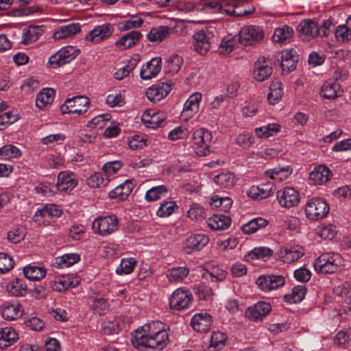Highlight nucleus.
Masks as SVG:
<instances>
[{
    "label": "nucleus",
    "mask_w": 351,
    "mask_h": 351,
    "mask_svg": "<svg viewBox=\"0 0 351 351\" xmlns=\"http://www.w3.org/2000/svg\"><path fill=\"white\" fill-rule=\"evenodd\" d=\"M168 191L165 185L152 187L146 192L145 199L148 202L156 201L165 197Z\"/></svg>",
    "instance_id": "3c124183"
},
{
    "label": "nucleus",
    "mask_w": 351,
    "mask_h": 351,
    "mask_svg": "<svg viewBox=\"0 0 351 351\" xmlns=\"http://www.w3.org/2000/svg\"><path fill=\"white\" fill-rule=\"evenodd\" d=\"M18 119L16 114L7 112L0 115V130L5 129L8 125L14 123Z\"/></svg>",
    "instance_id": "69168bd1"
},
{
    "label": "nucleus",
    "mask_w": 351,
    "mask_h": 351,
    "mask_svg": "<svg viewBox=\"0 0 351 351\" xmlns=\"http://www.w3.org/2000/svg\"><path fill=\"white\" fill-rule=\"evenodd\" d=\"M193 38L195 49L200 55L206 54L216 40L213 32L207 28L197 32Z\"/></svg>",
    "instance_id": "423d86ee"
},
{
    "label": "nucleus",
    "mask_w": 351,
    "mask_h": 351,
    "mask_svg": "<svg viewBox=\"0 0 351 351\" xmlns=\"http://www.w3.org/2000/svg\"><path fill=\"white\" fill-rule=\"evenodd\" d=\"M80 51L73 46H66L60 49L55 55L49 58L48 67L56 69L74 60Z\"/></svg>",
    "instance_id": "20e7f679"
},
{
    "label": "nucleus",
    "mask_w": 351,
    "mask_h": 351,
    "mask_svg": "<svg viewBox=\"0 0 351 351\" xmlns=\"http://www.w3.org/2000/svg\"><path fill=\"white\" fill-rule=\"evenodd\" d=\"M176 208L174 202H164L157 210V215L160 217H169L174 213Z\"/></svg>",
    "instance_id": "680f3d73"
},
{
    "label": "nucleus",
    "mask_w": 351,
    "mask_h": 351,
    "mask_svg": "<svg viewBox=\"0 0 351 351\" xmlns=\"http://www.w3.org/2000/svg\"><path fill=\"white\" fill-rule=\"evenodd\" d=\"M23 273L29 280L38 281L45 276L47 271L44 267L29 265L24 267Z\"/></svg>",
    "instance_id": "ea45409f"
},
{
    "label": "nucleus",
    "mask_w": 351,
    "mask_h": 351,
    "mask_svg": "<svg viewBox=\"0 0 351 351\" xmlns=\"http://www.w3.org/2000/svg\"><path fill=\"white\" fill-rule=\"evenodd\" d=\"M169 34V27L167 26H159L152 28L147 34V38L151 42H161Z\"/></svg>",
    "instance_id": "c03bdc74"
},
{
    "label": "nucleus",
    "mask_w": 351,
    "mask_h": 351,
    "mask_svg": "<svg viewBox=\"0 0 351 351\" xmlns=\"http://www.w3.org/2000/svg\"><path fill=\"white\" fill-rule=\"evenodd\" d=\"M202 276L206 278H210L212 281L219 282L226 278V272L221 269L213 268L210 271L204 270Z\"/></svg>",
    "instance_id": "13d9d810"
},
{
    "label": "nucleus",
    "mask_w": 351,
    "mask_h": 351,
    "mask_svg": "<svg viewBox=\"0 0 351 351\" xmlns=\"http://www.w3.org/2000/svg\"><path fill=\"white\" fill-rule=\"evenodd\" d=\"M303 255L304 250L299 246H283L278 253L279 258L287 264L298 261Z\"/></svg>",
    "instance_id": "aec40b11"
},
{
    "label": "nucleus",
    "mask_w": 351,
    "mask_h": 351,
    "mask_svg": "<svg viewBox=\"0 0 351 351\" xmlns=\"http://www.w3.org/2000/svg\"><path fill=\"white\" fill-rule=\"evenodd\" d=\"M283 95V89L282 84L278 80H274L271 82L269 87V93L267 95V99L270 104H274L281 99Z\"/></svg>",
    "instance_id": "37998d69"
},
{
    "label": "nucleus",
    "mask_w": 351,
    "mask_h": 351,
    "mask_svg": "<svg viewBox=\"0 0 351 351\" xmlns=\"http://www.w3.org/2000/svg\"><path fill=\"white\" fill-rule=\"evenodd\" d=\"M213 181L221 188H230L234 184V176L231 173H222L215 176Z\"/></svg>",
    "instance_id": "8fccbe9b"
},
{
    "label": "nucleus",
    "mask_w": 351,
    "mask_h": 351,
    "mask_svg": "<svg viewBox=\"0 0 351 351\" xmlns=\"http://www.w3.org/2000/svg\"><path fill=\"white\" fill-rule=\"evenodd\" d=\"M343 265V259L340 254L325 252L315 260L313 266L317 273L328 274L338 272Z\"/></svg>",
    "instance_id": "f03ea898"
},
{
    "label": "nucleus",
    "mask_w": 351,
    "mask_h": 351,
    "mask_svg": "<svg viewBox=\"0 0 351 351\" xmlns=\"http://www.w3.org/2000/svg\"><path fill=\"white\" fill-rule=\"evenodd\" d=\"M208 226L214 230H223L230 227L231 219L223 215H214L209 218Z\"/></svg>",
    "instance_id": "7c9ffc66"
},
{
    "label": "nucleus",
    "mask_w": 351,
    "mask_h": 351,
    "mask_svg": "<svg viewBox=\"0 0 351 351\" xmlns=\"http://www.w3.org/2000/svg\"><path fill=\"white\" fill-rule=\"evenodd\" d=\"M209 242V238L204 234H194L189 236L184 242V250L187 254L199 251Z\"/></svg>",
    "instance_id": "a211bd4d"
},
{
    "label": "nucleus",
    "mask_w": 351,
    "mask_h": 351,
    "mask_svg": "<svg viewBox=\"0 0 351 351\" xmlns=\"http://www.w3.org/2000/svg\"><path fill=\"white\" fill-rule=\"evenodd\" d=\"M239 42L237 37H225L219 46V52L221 54H228L232 51L237 43Z\"/></svg>",
    "instance_id": "5fc2aeb1"
},
{
    "label": "nucleus",
    "mask_w": 351,
    "mask_h": 351,
    "mask_svg": "<svg viewBox=\"0 0 351 351\" xmlns=\"http://www.w3.org/2000/svg\"><path fill=\"white\" fill-rule=\"evenodd\" d=\"M90 104L88 98L84 96H75L66 99L62 105L60 110L62 114H77L79 115L85 113Z\"/></svg>",
    "instance_id": "6e6552de"
},
{
    "label": "nucleus",
    "mask_w": 351,
    "mask_h": 351,
    "mask_svg": "<svg viewBox=\"0 0 351 351\" xmlns=\"http://www.w3.org/2000/svg\"><path fill=\"white\" fill-rule=\"evenodd\" d=\"M227 337L226 335L219 331L213 332L210 337L209 346L206 351H219L225 347Z\"/></svg>",
    "instance_id": "e433bc0d"
},
{
    "label": "nucleus",
    "mask_w": 351,
    "mask_h": 351,
    "mask_svg": "<svg viewBox=\"0 0 351 351\" xmlns=\"http://www.w3.org/2000/svg\"><path fill=\"white\" fill-rule=\"evenodd\" d=\"M293 34V29L287 25H284L275 30L272 39L275 43H282L291 38Z\"/></svg>",
    "instance_id": "09e8293b"
},
{
    "label": "nucleus",
    "mask_w": 351,
    "mask_h": 351,
    "mask_svg": "<svg viewBox=\"0 0 351 351\" xmlns=\"http://www.w3.org/2000/svg\"><path fill=\"white\" fill-rule=\"evenodd\" d=\"M236 143L244 149L250 147L254 143L251 134L243 132L236 137Z\"/></svg>",
    "instance_id": "e2e57ef3"
},
{
    "label": "nucleus",
    "mask_w": 351,
    "mask_h": 351,
    "mask_svg": "<svg viewBox=\"0 0 351 351\" xmlns=\"http://www.w3.org/2000/svg\"><path fill=\"white\" fill-rule=\"evenodd\" d=\"M277 199L282 207L296 206L300 200L299 193L292 187H285L277 192Z\"/></svg>",
    "instance_id": "9b49d317"
},
{
    "label": "nucleus",
    "mask_w": 351,
    "mask_h": 351,
    "mask_svg": "<svg viewBox=\"0 0 351 351\" xmlns=\"http://www.w3.org/2000/svg\"><path fill=\"white\" fill-rule=\"evenodd\" d=\"M273 189L274 184L269 182L259 186H252L250 187L247 195L253 199H266L271 195Z\"/></svg>",
    "instance_id": "b1692460"
},
{
    "label": "nucleus",
    "mask_w": 351,
    "mask_h": 351,
    "mask_svg": "<svg viewBox=\"0 0 351 351\" xmlns=\"http://www.w3.org/2000/svg\"><path fill=\"white\" fill-rule=\"evenodd\" d=\"M323 97L326 99H335L341 95L342 90L339 84L326 82L322 87Z\"/></svg>",
    "instance_id": "79ce46f5"
},
{
    "label": "nucleus",
    "mask_w": 351,
    "mask_h": 351,
    "mask_svg": "<svg viewBox=\"0 0 351 351\" xmlns=\"http://www.w3.org/2000/svg\"><path fill=\"white\" fill-rule=\"evenodd\" d=\"M44 33L43 26L31 25L23 29L21 43L29 45L36 42Z\"/></svg>",
    "instance_id": "cd10ccee"
},
{
    "label": "nucleus",
    "mask_w": 351,
    "mask_h": 351,
    "mask_svg": "<svg viewBox=\"0 0 351 351\" xmlns=\"http://www.w3.org/2000/svg\"><path fill=\"white\" fill-rule=\"evenodd\" d=\"M189 273V269L186 267H173L167 270L166 276L170 282H181Z\"/></svg>",
    "instance_id": "a19ab883"
},
{
    "label": "nucleus",
    "mask_w": 351,
    "mask_h": 351,
    "mask_svg": "<svg viewBox=\"0 0 351 351\" xmlns=\"http://www.w3.org/2000/svg\"><path fill=\"white\" fill-rule=\"evenodd\" d=\"M134 187L133 183L127 180L123 183L118 185L114 189L108 193V196L110 199H114L118 201L125 199L131 193Z\"/></svg>",
    "instance_id": "a878e982"
},
{
    "label": "nucleus",
    "mask_w": 351,
    "mask_h": 351,
    "mask_svg": "<svg viewBox=\"0 0 351 351\" xmlns=\"http://www.w3.org/2000/svg\"><path fill=\"white\" fill-rule=\"evenodd\" d=\"M285 278L282 276L268 275L260 276L256 284L264 291H269L282 287L285 284Z\"/></svg>",
    "instance_id": "6ab92c4d"
},
{
    "label": "nucleus",
    "mask_w": 351,
    "mask_h": 351,
    "mask_svg": "<svg viewBox=\"0 0 351 351\" xmlns=\"http://www.w3.org/2000/svg\"><path fill=\"white\" fill-rule=\"evenodd\" d=\"M297 31L302 39L311 40L319 35V25L312 19H305L300 22Z\"/></svg>",
    "instance_id": "dca6fc26"
},
{
    "label": "nucleus",
    "mask_w": 351,
    "mask_h": 351,
    "mask_svg": "<svg viewBox=\"0 0 351 351\" xmlns=\"http://www.w3.org/2000/svg\"><path fill=\"white\" fill-rule=\"evenodd\" d=\"M330 207L323 199L315 197L311 199L306 204L305 213L311 220H319L328 214Z\"/></svg>",
    "instance_id": "39448f33"
},
{
    "label": "nucleus",
    "mask_w": 351,
    "mask_h": 351,
    "mask_svg": "<svg viewBox=\"0 0 351 351\" xmlns=\"http://www.w3.org/2000/svg\"><path fill=\"white\" fill-rule=\"evenodd\" d=\"M81 31L79 23H71L59 27L53 34L56 39L60 40L72 37Z\"/></svg>",
    "instance_id": "c756f323"
},
{
    "label": "nucleus",
    "mask_w": 351,
    "mask_h": 351,
    "mask_svg": "<svg viewBox=\"0 0 351 351\" xmlns=\"http://www.w3.org/2000/svg\"><path fill=\"white\" fill-rule=\"evenodd\" d=\"M183 64V59L182 57L175 55L171 57L167 62L165 66L167 72L171 73H178Z\"/></svg>",
    "instance_id": "bf43d9fd"
},
{
    "label": "nucleus",
    "mask_w": 351,
    "mask_h": 351,
    "mask_svg": "<svg viewBox=\"0 0 351 351\" xmlns=\"http://www.w3.org/2000/svg\"><path fill=\"white\" fill-rule=\"evenodd\" d=\"M272 72L271 62L265 58L263 57L254 63L253 75L256 80L263 82L267 80Z\"/></svg>",
    "instance_id": "f3484780"
},
{
    "label": "nucleus",
    "mask_w": 351,
    "mask_h": 351,
    "mask_svg": "<svg viewBox=\"0 0 351 351\" xmlns=\"http://www.w3.org/2000/svg\"><path fill=\"white\" fill-rule=\"evenodd\" d=\"M202 94L195 93L191 95L184 104L182 115L186 118L191 117L199 110Z\"/></svg>",
    "instance_id": "bb28decb"
},
{
    "label": "nucleus",
    "mask_w": 351,
    "mask_h": 351,
    "mask_svg": "<svg viewBox=\"0 0 351 351\" xmlns=\"http://www.w3.org/2000/svg\"><path fill=\"white\" fill-rule=\"evenodd\" d=\"M213 324L212 317L207 313L195 314L191 319V325L198 332H208Z\"/></svg>",
    "instance_id": "412c9836"
},
{
    "label": "nucleus",
    "mask_w": 351,
    "mask_h": 351,
    "mask_svg": "<svg viewBox=\"0 0 351 351\" xmlns=\"http://www.w3.org/2000/svg\"><path fill=\"white\" fill-rule=\"evenodd\" d=\"M272 250L266 247H255L252 251L249 252L245 256L247 261L250 260H262L267 261L272 256Z\"/></svg>",
    "instance_id": "4c0bfd02"
},
{
    "label": "nucleus",
    "mask_w": 351,
    "mask_h": 351,
    "mask_svg": "<svg viewBox=\"0 0 351 351\" xmlns=\"http://www.w3.org/2000/svg\"><path fill=\"white\" fill-rule=\"evenodd\" d=\"M167 118V115L164 112L159 111L156 112H152L151 114L150 112L148 113H145L143 115L142 120L148 123V127L156 128L158 127H161L165 119Z\"/></svg>",
    "instance_id": "473e14b6"
},
{
    "label": "nucleus",
    "mask_w": 351,
    "mask_h": 351,
    "mask_svg": "<svg viewBox=\"0 0 351 351\" xmlns=\"http://www.w3.org/2000/svg\"><path fill=\"white\" fill-rule=\"evenodd\" d=\"M110 182L106 174L101 173H95L87 180V184L93 188H99L106 186Z\"/></svg>",
    "instance_id": "49530a36"
},
{
    "label": "nucleus",
    "mask_w": 351,
    "mask_h": 351,
    "mask_svg": "<svg viewBox=\"0 0 351 351\" xmlns=\"http://www.w3.org/2000/svg\"><path fill=\"white\" fill-rule=\"evenodd\" d=\"M332 175L331 171L325 165H320L310 173L309 179L315 184L321 185L328 182Z\"/></svg>",
    "instance_id": "393cba45"
},
{
    "label": "nucleus",
    "mask_w": 351,
    "mask_h": 351,
    "mask_svg": "<svg viewBox=\"0 0 351 351\" xmlns=\"http://www.w3.org/2000/svg\"><path fill=\"white\" fill-rule=\"evenodd\" d=\"M106 104L110 107L122 106L124 104V97L121 93L110 94L106 97Z\"/></svg>",
    "instance_id": "774afa93"
},
{
    "label": "nucleus",
    "mask_w": 351,
    "mask_h": 351,
    "mask_svg": "<svg viewBox=\"0 0 351 351\" xmlns=\"http://www.w3.org/2000/svg\"><path fill=\"white\" fill-rule=\"evenodd\" d=\"M267 225V221L263 218H256L251 220L242 226V230L246 234H252L258 229L264 228Z\"/></svg>",
    "instance_id": "de8ad7c7"
},
{
    "label": "nucleus",
    "mask_w": 351,
    "mask_h": 351,
    "mask_svg": "<svg viewBox=\"0 0 351 351\" xmlns=\"http://www.w3.org/2000/svg\"><path fill=\"white\" fill-rule=\"evenodd\" d=\"M136 264V261L132 258H123L119 266L117 268L116 272L120 275L130 274L133 271Z\"/></svg>",
    "instance_id": "6e6d98bb"
},
{
    "label": "nucleus",
    "mask_w": 351,
    "mask_h": 351,
    "mask_svg": "<svg viewBox=\"0 0 351 351\" xmlns=\"http://www.w3.org/2000/svg\"><path fill=\"white\" fill-rule=\"evenodd\" d=\"M21 155L20 149L13 145H5L0 148V156L5 159L19 158Z\"/></svg>",
    "instance_id": "052dcab7"
},
{
    "label": "nucleus",
    "mask_w": 351,
    "mask_h": 351,
    "mask_svg": "<svg viewBox=\"0 0 351 351\" xmlns=\"http://www.w3.org/2000/svg\"><path fill=\"white\" fill-rule=\"evenodd\" d=\"M7 290L10 295L20 297L26 294L27 289L25 281L16 278L8 283Z\"/></svg>",
    "instance_id": "f704fd0d"
},
{
    "label": "nucleus",
    "mask_w": 351,
    "mask_h": 351,
    "mask_svg": "<svg viewBox=\"0 0 351 351\" xmlns=\"http://www.w3.org/2000/svg\"><path fill=\"white\" fill-rule=\"evenodd\" d=\"M193 302V295L188 289L182 288L174 291L169 298L171 308L181 311L189 308Z\"/></svg>",
    "instance_id": "9d476101"
},
{
    "label": "nucleus",
    "mask_w": 351,
    "mask_h": 351,
    "mask_svg": "<svg viewBox=\"0 0 351 351\" xmlns=\"http://www.w3.org/2000/svg\"><path fill=\"white\" fill-rule=\"evenodd\" d=\"M77 184V181L71 171H64L58 176L57 186L62 191H71Z\"/></svg>",
    "instance_id": "5701e85b"
},
{
    "label": "nucleus",
    "mask_w": 351,
    "mask_h": 351,
    "mask_svg": "<svg viewBox=\"0 0 351 351\" xmlns=\"http://www.w3.org/2000/svg\"><path fill=\"white\" fill-rule=\"evenodd\" d=\"M61 210L54 204L47 205L41 209H38L34 216V221L39 225L47 226L50 223L53 217L61 215Z\"/></svg>",
    "instance_id": "f8f14e48"
},
{
    "label": "nucleus",
    "mask_w": 351,
    "mask_h": 351,
    "mask_svg": "<svg viewBox=\"0 0 351 351\" xmlns=\"http://www.w3.org/2000/svg\"><path fill=\"white\" fill-rule=\"evenodd\" d=\"M14 266V261L11 256L0 253V273L3 274L10 271Z\"/></svg>",
    "instance_id": "338daca9"
},
{
    "label": "nucleus",
    "mask_w": 351,
    "mask_h": 351,
    "mask_svg": "<svg viewBox=\"0 0 351 351\" xmlns=\"http://www.w3.org/2000/svg\"><path fill=\"white\" fill-rule=\"evenodd\" d=\"M162 68V59L154 58L143 65L141 70V77L143 80H149L158 75Z\"/></svg>",
    "instance_id": "4be33fe9"
},
{
    "label": "nucleus",
    "mask_w": 351,
    "mask_h": 351,
    "mask_svg": "<svg viewBox=\"0 0 351 351\" xmlns=\"http://www.w3.org/2000/svg\"><path fill=\"white\" fill-rule=\"evenodd\" d=\"M212 134L204 128L196 129L192 136L193 147L196 154L200 156H206L210 153L209 143L212 140Z\"/></svg>",
    "instance_id": "7ed1b4c3"
},
{
    "label": "nucleus",
    "mask_w": 351,
    "mask_h": 351,
    "mask_svg": "<svg viewBox=\"0 0 351 351\" xmlns=\"http://www.w3.org/2000/svg\"><path fill=\"white\" fill-rule=\"evenodd\" d=\"M2 316L8 320H15L22 315V307L18 302L5 304L1 311Z\"/></svg>",
    "instance_id": "72a5a7b5"
},
{
    "label": "nucleus",
    "mask_w": 351,
    "mask_h": 351,
    "mask_svg": "<svg viewBox=\"0 0 351 351\" xmlns=\"http://www.w3.org/2000/svg\"><path fill=\"white\" fill-rule=\"evenodd\" d=\"M291 169L289 166L283 167H276L267 170L265 173L271 179L281 182L288 178L291 173Z\"/></svg>",
    "instance_id": "58836bf2"
},
{
    "label": "nucleus",
    "mask_w": 351,
    "mask_h": 351,
    "mask_svg": "<svg viewBox=\"0 0 351 351\" xmlns=\"http://www.w3.org/2000/svg\"><path fill=\"white\" fill-rule=\"evenodd\" d=\"M271 305L263 301H260L253 306H249L245 311V317L251 321L258 322L267 316L271 311Z\"/></svg>",
    "instance_id": "ddd939ff"
},
{
    "label": "nucleus",
    "mask_w": 351,
    "mask_h": 351,
    "mask_svg": "<svg viewBox=\"0 0 351 351\" xmlns=\"http://www.w3.org/2000/svg\"><path fill=\"white\" fill-rule=\"evenodd\" d=\"M171 90V84L169 82L154 84L146 92L147 99L155 103L165 97Z\"/></svg>",
    "instance_id": "2eb2a0df"
},
{
    "label": "nucleus",
    "mask_w": 351,
    "mask_h": 351,
    "mask_svg": "<svg viewBox=\"0 0 351 351\" xmlns=\"http://www.w3.org/2000/svg\"><path fill=\"white\" fill-rule=\"evenodd\" d=\"M80 256L77 254H66L56 257L54 264L60 268L69 267L80 261Z\"/></svg>",
    "instance_id": "a18cd8bd"
},
{
    "label": "nucleus",
    "mask_w": 351,
    "mask_h": 351,
    "mask_svg": "<svg viewBox=\"0 0 351 351\" xmlns=\"http://www.w3.org/2000/svg\"><path fill=\"white\" fill-rule=\"evenodd\" d=\"M306 292V287L300 285L294 287L291 295H286L285 298L286 301L290 303L300 302L305 297Z\"/></svg>",
    "instance_id": "603ef678"
},
{
    "label": "nucleus",
    "mask_w": 351,
    "mask_h": 351,
    "mask_svg": "<svg viewBox=\"0 0 351 351\" xmlns=\"http://www.w3.org/2000/svg\"><path fill=\"white\" fill-rule=\"evenodd\" d=\"M335 36L339 43H347L351 40V30L346 25H339L335 29Z\"/></svg>",
    "instance_id": "864d4df0"
},
{
    "label": "nucleus",
    "mask_w": 351,
    "mask_h": 351,
    "mask_svg": "<svg viewBox=\"0 0 351 351\" xmlns=\"http://www.w3.org/2000/svg\"><path fill=\"white\" fill-rule=\"evenodd\" d=\"M142 36L139 32L132 31L121 36L116 43V45L121 49H128L135 45Z\"/></svg>",
    "instance_id": "c85d7f7f"
},
{
    "label": "nucleus",
    "mask_w": 351,
    "mask_h": 351,
    "mask_svg": "<svg viewBox=\"0 0 351 351\" xmlns=\"http://www.w3.org/2000/svg\"><path fill=\"white\" fill-rule=\"evenodd\" d=\"M169 341L168 335L160 322H153L138 328L132 340L134 346L162 350Z\"/></svg>",
    "instance_id": "f257e3e1"
},
{
    "label": "nucleus",
    "mask_w": 351,
    "mask_h": 351,
    "mask_svg": "<svg viewBox=\"0 0 351 351\" xmlns=\"http://www.w3.org/2000/svg\"><path fill=\"white\" fill-rule=\"evenodd\" d=\"M263 36V32L260 27L248 25L241 29L237 39L242 45L250 46L261 41Z\"/></svg>",
    "instance_id": "1a4fd4ad"
},
{
    "label": "nucleus",
    "mask_w": 351,
    "mask_h": 351,
    "mask_svg": "<svg viewBox=\"0 0 351 351\" xmlns=\"http://www.w3.org/2000/svg\"><path fill=\"white\" fill-rule=\"evenodd\" d=\"M18 334L12 328L6 327L0 331V348H7L18 339Z\"/></svg>",
    "instance_id": "c9c22d12"
},
{
    "label": "nucleus",
    "mask_w": 351,
    "mask_h": 351,
    "mask_svg": "<svg viewBox=\"0 0 351 351\" xmlns=\"http://www.w3.org/2000/svg\"><path fill=\"white\" fill-rule=\"evenodd\" d=\"M109 308V304L103 298H95L93 300L92 309L96 313L99 315L104 314Z\"/></svg>",
    "instance_id": "0e129e2a"
},
{
    "label": "nucleus",
    "mask_w": 351,
    "mask_h": 351,
    "mask_svg": "<svg viewBox=\"0 0 351 351\" xmlns=\"http://www.w3.org/2000/svg\"><path fill=\"white\" fill-rule=\"evenodd\" d=\"M334 341L342 348L351 345V329L339 331L335 337Z\"/></svg>",
    "instance_id": "4d7b16f0"
},
{
    "label": "nucleus",
    "mask_w": 351,
    "mask_h": 351,
    "mask_svg": "<svg viewBox=\"0 0 351 351\" xmlns=\"http://www.w3.org/2000/svg\"><path fill=\"white\" fill-rule=\"evenodd\" d=\"M113 29L110 23L97 25L89 31L85 36V39L93 43H99L108 39L112 34Z\"/></svg>",
    "instance_id": "4468645a"
},
{
    "label": "nucleus",
    "mask_w": 351,
    "mask_h": 351,
    "mask_svg": "<svg viewBox=\"0 0 351 351\" xmlns=\"http://www.w3.org/2000/svg\"><path fill=\"white\" fill-rule=\"evenodd\" d=\"M55 97V90L53 88H43L36 95V105L40 109H44L51 104Z\"/></svg>",
    "instance_id": "2f4dec72"
},
{
    "label": "nucleus",
    "mask_w": 351,
    "mask_h": 351,
    "mask_svg": "<svg viewBox=\"0 0 351 351\" xmlns=\"http://www.w3.org/2000/svg\"><path fill=\"white\" fill-rule=\"evenodd\" d=\"M118 219L115 215L99 217L92 224L93 232L101 236H106L118 229Z\"/></svg>",
    "instance_id": "0eeeda50"
}]
</instances>
